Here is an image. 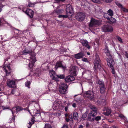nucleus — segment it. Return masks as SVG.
I'll return each mask as SVG.
<instances>
[{"label": "nucleus", "mask_w": 128, "mask_h": 128, "mask_svg": "<svg viewBox=\"0 0 128 128\" xmlns=\"http://www.w3.org/2000/svg\"><path fill=\"white\" fill-rule=\"evenodd\" d=\"M103 127V128H108L107 126L106 125H104Z\"/></svg>", "instance_id": "64"}, {"label": "nucleus", "mask_w": 128, "mask_h": 128, "mask_svg": "<svg viewBox=\"0 0 128 128\" xmlns=\"http://www.w3.org/2000/svg\"><path fill=\"white\" fill-rule=\"evenodd\" d=\"M76 18L77 20L80 21V13L79 12L76 14Z\"/></svg>", "instance_id": "32"}, {"label": "nucleus", "mask_w": 128, "mask_h": 128, "mask_svg": "<svg viewBox=\"0 0 128 128\" xmlns=\"http://www.w3.org/2000/svg\"><path fill=\"white\" fill-rule=\"evenodd\" d=\"M65 110L66 112L68 111V106H66L65 108Z\"/></svg>", "instance_id": "60"}, {"label": "nucleus", "mask_w": 128, "mask_h": 128, "mask_svg": "<svg viewBox=\"0 0 128 128\" xmlns=\"http://www.w3.org/2000/svg\"><path fill=\"white\" fill-rule=\"evenodd\" d=\"M36 3H32L31 2H29L28 4V6L30 7H33Z\"/></svg>", "instance_id": "37"}, {"label": "nucleus", "mask_w": 128, "mask_h": 128, "mask_svg": "<svg viewBox=\"0 0 128 128\" xmlns=\"http://www.w3.org/2000/svg\"><path fill=\"white\" fill-rule=\"evenodd\" d=\"M15 33L17 34H19V31L18 30L16 29H15L14 31Z\"/></svg>", "instance_id": "53"}, {"label": "nucleus", "mask_w": 128, "mask_h": 128, "mask_svg": "<svg viewBox=\"0 0 128 128\" xmlns=\"http://www.w3.org/2000/svg\"><path fill=\"white\" fill-rule=\"evenodd\" d=\"M108 14L105 13L104 14V17L106 18L108 20H109L110 18L108 17Z\"/></svg>", "instance_id": "39"}, {"label": "nucleus", "mask_w": 128, "mask_h": 128, "mask_svg": "<svg viewBox=\"0 0 128 128\" xmlns=\"http://www.w3.org/2000/svg\"><path fill=\"white\" fill-rule=\"evenodd\" d=\"M68 118L69 119V120H70V121H72L73 119H72V115H70L69 116V118Z\"/></svg>", "instance_id": "50"}, {"label": "nucleus", "mask_w": 128, "mask_h": 128, "mask_svg": "<svg viewBox=\"0 0 128 128\" xmlns=\"http://www.w3.org/2000/svg\"><path fill=\"white\" fill-rule=\"evenodd\" d=\"M64 76L63 74H58L56 75V77L58 79V78L61 79L64 78Z\"/></svg>", "instance_id": "33"}, {"label": "nucleus", "mask_w": 128, "mask_h": 128, "mask_svg": "<svg viewBox=\"0 0 128 128\" xmlns=\"http://www.w3.org/2000/svg\"><path fill=\"white\" fill-rule=\"evenodd\" d=\"M66 11L67 14H69L70 16H72L73 14V8L72 6L70 4H68L66 6Z\"/></svg>", "instance_id": "7"}, {"label": "nucleus", "mask_w": 128, "mask_h": 128, "mask_svg": "<svg viewBox=\"0 0 128 128\" xmlns=\"http://www.w3.org/2000/svg\"><path fill=\"white\" fill-rule=\"evenodd\" d=\"M119 116L122 120H124V122H126L127 121L126 118L123 114H120L119 115Z\"/></svg>", "instance_id": "24"}, {"label": "nucleus", "mask_w": 128, "mask_h": 128, "mask_svg": "<svg viewBox=\"0 0 128 128\" xmlns=\"http://www.w3.org/2000/svg\"><path fill=\"white\" fill-rule=\"evenodd\" d=\"M102 30L104 32H112L113 31V28L112 27L109 25L104 26L102 28Z\"/></svg>", "instance_id": "5"}, {"label": "nucleus", "mask_w": 128, "mask_h": 128, "mask_svg": "<svg viewBox=\"0 0 128 128\" xmlns=\"http://www.w3.org/2000/svg\"><path fill=\"white\" fill-rule=\"evenodd\" d=\"M4 70L6 74V76H8L11 72V69L9 64L5 65V62L4 63Z\"/></svg>", "instance_id": "8"}, {"label": "nucleus", "mask_w": 128, "mask_h": 128, "mask_svg": "<svg viewBox=\"0 0 128 128\" xmlns=\"http://www.w3.org/2000/svg\"><path fill=\"white\" fill-rule=\"evenodd\" d=\"M61 128H68V127L67 124H64Z\"/></svg>", "instance_id": "55"}, {"label": "nucleus", "mask_w": 128, "mask_h": 128, "mask_svg": "<svg viewBox=\"0 0 128 128\" xmlns=\"http://www.w3.org/2000/svg\"><path fill=\"white\" fill-rule=\"evenodd\" d=\"M74 100L76 102H79L80 100V96L78 95H75L74 96Z\"/></svg>", "instance_id": "23"}, {"label": "nucleus", "mask_w": 128, "mask_h": 128, "mask_svg": "<svg viewBox=\"0 0 128 128\" xmlns=\"http://www.w3.org/2000/svg\"><path fill=\"white\" fill-rule=\"evenodd\" d=\"M105 52L106 56L109 58H110L111 57L110 55V51L109 50L108 48H106L105 49Z\"/></svg>", "instance_id": "22"}, {"label": "nucleus", "mask_w": 128, "mask_h": 128, "mask_svg": "<svg viewBox=\"0 0 128 128\" xmlns=\"http://www.w3.org/2000/svg\"><path fill=\"white\" fill-rule=\"evenodd\" d=\"M86 16L84 13L80 12V21H82L84 19Z\"/></svg>", "instance_id": "27"}, {"label": "nucleus", "mask_w": 128, "mask_h": 128, "mask_svg": "<svg viewBox=\"0 0 128 128\" xmlns=\"http://www.w3.org/2000/svg\"><path fill=\"white\" fill-rule=\"evenodd\" d=\"M128 100H121L118 102H117L116 103V105L118 106H121L123 104L127 103L128 102Z\"/></svg>", "instance_id": "20"}, {"label": "nucleus", "mask_w": 128, "mask_h": 128, "mask_svg": "<svg viewBox=\"0 0 128 128\" xmlns=\"http://www.w3.org/2000/svg\"><path fill=\"white\" fill-rule=\"evenodd\" d=\"M34 118H36L37 117V116H38V117L39 118V119H40L41 118V117L40 116V113H35V114H34Z\"/></svg>", "instance_id": "30"}, {"label": "nucleus", "mask_w": 128, "mask_h": 128, "mask_svg": "<svg viewBox=\"0 0 128 128\" xmlns=\"http://www.w3.org/2000/svg\"><path fill=\"white\" fill-rule=\"evenodd\" d=\"M125 12H128V10L124 8H123V10Z\"/></svg>", "instance_id": "62"}, {"label": "nucleus", "mask_w": 128, "mask_h": 128, "mask_svg": "<svg viewBox=\"0 0 128 128\" xmlns=\"http://www.w3.org/2000/svg\"><path fill=\"white\" fill-rule=\"evenodd\" d=\"M84 97L88 98L90 99H92L94 97L93 92L90 91H88L84 93Z\"/></svg>", "instance_id": "9"}, {"label": "nucleus", "mask_w": 128, "mask_h": 128, "mask_svg": "<svg viewBox=\"0 0 128 128\" xmlns=\"http://www.w3.org/2000/svg\"><path fill=\"white\" fill-rule=\"evenodd\" d=\"M68 86L65 83L61 84L59 87V92L61 94H64L67 92Z\"/></svg>", "instance_id": "4"}, {"label": "nucleus", "mask_w": 128, "mask_h": 128, "mask_svg": "<svg viewBox=\"0 0 128 128\" xmlns=\"http://www.w3.org/2000/svg\"><path fill=\"white\" fill-rule=\"evenodd\" d=\"M44 128H52L50 125L48 124H45Z\"/></svg>", "instance_id": "42"}, {"label": "nucleus", "mask_w": 128, "mask_h": 128, "mask_svg": "<svg viewBox=\"0 0 128 128\" xmlns=\"http://www.w3.org/2000/svg\"><path fill=\"white\" fill-rule=\"evenodd\" d=\"M73 116L75 120H77L78 118V113L76 112H74L73 114Z\"/></svg>", "instance_id": "26"}, {"label": "nucleus", "mask_w": 128, "mask_h": 128, "mask_svg": "<svg viewBox=\"0 0 128 128\" xmlns=\"http://www.w3.org/2000/svg\"><path fill=\"white\" fill-rule=\"evenodd\" d=\"M80 42L82 43V45L85 46L88 49H90V47L88 44V42L86 40H80Z\"/></svg>", "instance_id": "13"}, {"label": "nucleus", "mask_w": 128, "mask_h": 128, "mask_svg": "<svg viewBox=\"0 0 128 128\" xmlns=\"http://www.w3.org/2000/svg\"><path fill=\"white\" fill-rule=\"evenodd\" d=\"M70 14H66V15H63V18H66L67 17H69L70 18V19H72V18H71V17L72 16H70Z\"/></svg>", "instance_id": "38"}, {"label": "nucleus", "mask_w": 128, "mask_h": 128, "mask_svg": "<svg viewBox=\"0 0 128 128\" xmlns=\"http://www.w3.org/2000/svg\"><path fill=\"white\" fill-rule=\"evenodd\" d=\"M100 91L101 93L102 94L104 93L106 89L105 86L104 85L102 86H100Z\"/></svg>", "instance_id": "25"}, {"label": "nucleus", "mask_w": 128, "mask_h": 128, "mask_svg": "<svg viewBox=\"0 0 128 128\" xmlns=\"http://www.w3.org/2000/svg\"><path fill=\"white\" fill-rule=\"evenodd\" d=\"M50 77L52 79L56 81H58V79L56 77L57 75L56 74V73L53 70H52L50 71Z\"/></svg>", "instance_id": "10"}, {"label": "nucleus", "mask_w": 128, "mask_h": 128, "mask_svg": "<svg viewBox=\"0 0 128 128\" xmlns=\"http://www.w3.org/2000/svg\"><path fill=\"white\" fill-rule=\"evenodd\" d=\"M16 112H19L20 110H22V108L19 106H18L17 107H16Z\"/></svg>", "instance_id": "45"}, {"label": "nucleus", "mask_w": 128, "mask_h": 128, "mask_svg": "<svg viewBox=\"0 0 128 128\" xmlns=\"http://www.w3.org/2000/svg\"><path fill=\"white\" fill-rule=\"evenodd\" d=\"M100 22L98 20H96L94 18H92L89 24V26L92 27L96 25H99L100 24Z\"/></svg>", "instance_id": "6"}, {"label": "nucleus", "mask_w": 128, "mask_h": 128, "mask_svg": "<svg viewBox=\"0 0 128 128\" xmlns=\"http://www.w3.org/2000/svg\"><path fill=\"white\" fill-rule=\"evenodd\" d=\"M77 68L76 66H74L72 67L70 71V74L74 76L76 75V70Z\"/></svg>", "instance_id": "12"}, {"label": "nucleus", "mask_w": 128, "mask_h": 128, "mask_svg": "<svg viewBox=\"0 0 128 128\" xmlns=\"http://www.w3.org/2000/svg\"><path fill=\"white\" fill-rule=\"evenodd\" d=\"M1 108H2L3 110H5L8 109V107L7 106H0Z\"/></svg>", "instance_id": "46"}, {"label": "nucleus", "mask_w": 128, "mask_h": 128, "mask_svg": "<svg viewBox=\"0 0 128 128\" xmlns=\"http://www.w3.org/2000/svg\"><path fill=\"white\" fill-rule=\"evenodd\" d=\"M74 79L75 78L73 76L69 75L65 78V80L66 82H68L73 81Z\"/></svg>", "instance_id": "18"}, {"label": "nucleus", "mask_w": 128, "mask_h": 128, "mask_svg": "<svg viewBox=\"0 0 128 128\" xmlns=\"http://www.w3.org/2000/svg\"><path fill=\"white\" fill-rule=\"evenodd\" d=\"M87 116V114L86 113H85L82 116V118L84 119Z\"/></svg>", "instance_id": "47"}, {"label": "nucleus", "mask_w": 128, "mask_h": 128, "mask_svg": "<svg viewBox=\"0 0 128 128\" xmlns=\"http://www.w3.org/2000/svg\"><path fill=\"white\" fill-rule=\"evenodd\" d=\"M107 12L108 15L112 17L114 13L113 11L111 9H109L108 10Z\"/></svg>", "instance_id": "28"}, {"label": "nucleus", "mask_w": 128, "mask_h": 128, "mask_svg": "<svg viewBox=\"0 0 128 128\" xmlns=\"http://www.w3.org/2000/svg\"><path fill=\"white\" fill-rule=\"evenodd\" d=\"M96 58L94 63V71H97L98 70H100L101 68L100 64V60L98 55L96 54Z\"/></svg>", "instance_id": "3"}, {"label": "nucleus", "mask_w": 128, "mask_h": 128, "mask_svg": "<svg viewBox=\"0 0 128 128\" xmlns=\"http://www.w3.org/2000/svg\"><path fill=\"white\" fill-rule=\"evenodd\" d=\"M101 104L103 106H105L106 104V102L105 100H103L101 102Z\"/></svg>", "instance_id": "40"}, {"label": "nucleus", "mask_w": 128, "mask_h": 128, "mask_svg": "<svg viewBox=\"0 0 128 128\" xmlns=\"http://www.w3.org/2000/svg\"><path fill=\"white\" fill-rule=\"evenodd\" d=\"M107 64L108 66L112 68V66H113L114 62L113 60L110 58H107L106 60Z\"/></svg>", "instance_id": "16"}, {"label": "nucleus", "mask_w": 128, "mask_h": 128, "mask_svg": "<svg viewBox=\"0 0 128 128\" xmlns=\"http://www.w3.org/2000/svg\"><path fill=\"white\" fill-rule=\"evenodd\" d=\"M34 123V120L33 119H32L31 122H30L29 123V124L30 125V126H31V125L32 124H33Z\"/></svg>", "instance_id": "49"}, {"label": "nucleus", "mask_w": 128, "mask_h": 128, "mask_svg": "<svg viewBox=\"0 0 128 128\" xmlns=\"http://www.w3.org/2000/svg\"><path fill=\"white\" fill-rule=\"evenodd\" d=\"M30 82L29 81H27L25 83V86L28 88H30Z\"/></svg>", "instance_id": "35"}, {"label": "nucleus", "mask_w": 128, "mask_h": 128, "mask_svg": "<svg viewBox=\"0 0 128 128\" xmlns=\"http://www.w3.org/2000/svg\"><path fill=\"white\" fill-rule=\"evenodd\" d=\"M3 7L2 5L0 4V12L2 11V8Z\"/></svg>", "instance_id": "59"}, {"label": "nucleus", "mask_w": 128, "mask_h": 128, "mask_svg": "<svg viewBox=\"0 0 128 128\" xmlns=\"http://www.w3.org/2000/svg\"><path fill=\"white\" fill-rule=\"evenodd\" d=\"M117 38L119 41L120 42H122V40L121 38L119 37V36H118Z\"/></svg>", "instance_id": "56"}, {"label": "nucleus", "mask_w": 128, "mask_h": 128, "mask_svg": "<svg viewBox=\"0 0 128 128\" xmlns=\"http://www.w3.org/2000/svg\"><path fill=\"white\" fill-rule=\"evenodd\" d=\"M2 89L0 88V96H1L4 95V93L2 92Z\"/></svg>", "instance_id": "48"}, {"label": "nucleus", "mask_w": 128, "mask_h": 128, "mask_svg": "<svg viewBox=\"0 0 128 128\" xmlns=\"http://www.w3.org/2000/svg\"><path fill=\"white\" fill-rule=\"evenodd\" d=\"M54 83L53 82L52 83V82H50L48 84V87L49 88H52V90H54L52 88H54L55 87L54 86Z\"/></svg>", "instance_id": "31"}, {"label": "nucleus", "mask_w": 128, "mask_h": 128, "mask_svg": "<svg viewBox=\"0 0 128 128\" xmlns=\"http://www.w3.org/2000/svg\"><path fill=\"white\" fill-rule=\"evenodd\" d=\"M111 68V69L112 70V74H115V71L114 70V68L113 66H112V68Z\"/></svg>", "instance_id": "54"}, {"label": "nucleus", "mask_w": 128, "mask_h": 128, "mask_svg": "<svg viewBox=\"0 0 128 128\" xmlns=\"http://www.w3.org/2000/svg\"><path fill=\"white\" fill-rule=\"evenodd\" d=\"M93 2L95 3H98L100 2V0H91Z\"/></svg>", "instance_id": "51"}, {"label": "nucleus", "mask_w": 128, "mask_h": 128, "mask_svg": "<svg viewBox=\"0 0 128 128\" xmlns=\"http://www.w3.org/2000/svg\"><path fill=\"white\" fill-rule=\"evenodd\" d=\"M104 111H105L103 114L106 116H108L110 115L112 112L110 109L108 108H104L103 110Z\"/></svg>", "instance_id": "14"}, {"label": "nucleus", "mask_w": 128, "mask_h": 128, "mask_svg": "<svg viewBox=\"0 0 128 128\" xmlns=\"http://www.w3.org/2000/svg\"><path fill=\"white\" fill-rule=\"evenodd\" d=\"M72 106L74 108L76 107V104L75 103H74L72 104Z\"/></svg>", "instance_id": "63"}, {"label": "nucleus", "mask_w": 128, "mask_h": 128, "mask_svg": "<svg viewBox=\"0 0 128 128\" xmlns=\"http://www.w3.org/2000/svg\"><path fill=\"white\" fill-rule=\"evenodd\" d=\"M75 58L76 59H78L80 58V53H79L78 54L74 55Z\"/></svg>", "instance_id": "36"}, {"label": "nucleus", "mask_w": 128, "mask_h": 128, "mask_svg": "<svg viewBox=\"0 0 128 128\" xmlns=\"http://www.w3.org/2000/svg\"><path fill=\"white\" fill-rule=\"evenodd\" d=\"M125 56L127 58H128V54L127 53V52H125Z\"/></svg>", "instance_id": "61"}, {"label": "nucleus", "mask_w": 128, "mask_h": 128, "mask_svg": "<svg viewBox=\"0 0 128 128\" xmlns=\"http://www.w3.org/2000/svg\"><path fill=\"white\" fill-rule=\"evenodd\" d=\"M25 13L30 18H32L34 14V12L31 9H27Z\"/></svg>", "instance_id": "17"}, {"label": "nucleus", "mask_w": 128, "mask_h": 128, "mask_svg": "<svg viewBox=\"0 0 128 128\" xmlns=\"http://www.w3.org/2000/svg\"><path fill=\"white\" fill-rule=\"evenodd\" d=\"M90 126V124L89 122H87L86 123V127H88Z\"/></svg>", "instance_id": "57"}, {"label": "nucleus", "mask_w": 128, "mask_h": 128, "mask_svg": "<svg viewBox=\"0 0 128 128\" xmlns=\"http://www.w3.org/2000/svg\"><path fill=\"white\" fill-rule=\"evenodd\" d=\"M61 105V102L60 101H56L53 104L52 108L54 110L58 108Z\"/></svg>", "instance_id": "15"}, {"label": "nucleus", "mask_w": 128, "mask_h": 128, "mask_svg": "<svg viewBox=\"0 0 128 128\" xmlns=\"http://www.w3.org/2000/svg\"><path fill=\"white\" fill-rule=\"evenodd\" d=\"M116 4L119 7L121 8H122V5L120 4V3H118V4Z\"/></svg>", "instance_id": "58"}, {"label": "nucleus", "mask_w": 128, "mask_h": 128, "mask_svg": "<svg viewBox=\"0 0 128 128\" xmlns=\"http://www.w3.org/2000/svg\"><path fill=\"white\" fill-rule=\"evenodd\" d=\"M85 56L84 53L82 52H80V58H83Z\"/></svg>", "instance_id": "52"}, {"label": "nucleus", "mask_w": 128, "mask_h": 128, "mask_svg": "<svg viewBox=\"0 0 128 128\" xmlns=\"http://www.w3.org/2000/svg\"><path fill=\"white\" fill-rule=\"evenodd\" d=\"M109 20H110V23H114L116 22V20L115 18L112 17L109 18Z\"/></svg>", "instance_id": "29"}, {"label": "nucleus", "mask_w": 128, "mask_h": 128, "mask_svg": "<svg viewBox=\"0 0 128 128\" xmlns=\"http://www.w3.org/2000/svg\"><path fill=\"white\" fill-rule=\"evenodd\" d=\"M14 119L15 118L14 116L12 115V118H10V121H9L10 122H14Z\"/></svg>", "instance_id": "41"}, {"label": "nucleus", "mask_w": 128, "mask_h": 128, "mask_svg": "<svg viewBox=\"0 0 128 128\" xmlns=\"http://www.w3.org/2000/svg\"><path fill=\"white\" fill-rule=\"evenodd\" d=\"M101 119V117L100 116H98L96 117H95L94 118V120H95L96 121H98Z\"/></svg>", "instance_id": "43"}, {"label": "nucleus", "mask_w": 128, "mask_h": 128, "mask_svg": "<svg viewBox=\"0 0 128 128\" xmlns=\"http://www.w3.org/2000/svg\"><path fill=\"white\" fill-rule=\"evenodd\" d=\"M82 61L84 62H88V60L86 58H82Z\"/></svg>", "instance_id": "44"}, {"label": "nucleus", "mask_w": 128, "mask_h": 128, "mask_svg": "<svg viewBox=\"0 0 128 128\" xmlns=\"http://www.w3.org/2000/svg\"><path fill=\"white\" fill-rule=\"evenodd\" d=\"M96 83L97 84H99V86H101L104 85V82L103 81L100 80L99 79H97L96 80Z\"/></svg>", "instance_id": "21"}, {"label": "nucleus", "mask_w": 128, "mask_h": 128, "mask_svg": "<svg viewBox=\"0 0 128 128\" xmlns=\"http://www.w3.org/2000/svg\"><path fill=\"white\" fill-rule=\"evenodd\" d=\"M22 53L23 54L25 55L30 53L31 56L30 60L26 59V61L28 64L29 67L30 69H31L33 67L34 63L36 61L35 53L32 52L31 50L28 48H26L22 52Z\"/></svg>", "instance_id": "1"}, {"label": "nucleus", "mask_w": 128, "mask_h": 128, "mask_svg": "<svg viewBox=\"0 0 128 128\" xmlns=\"http://www.w3.org/2000/svg\"><path fill=\"white\" fill-rule=\"evenodd\" d=\"M89 107L92 110L88 114V119L89 121L93 122L94 120L95 116L96 115L97 109L94 106L92 105H90Z\"/></svg>", "instance_id": "2"}, {"label": "nucleus", "mask_w": 128, "mask_h": 128, "mask_svg": "<svg viewBox=\"0 0 128 128\" xmlns=\"http://www.w3.org/2000/svg\"><path fill=\"white\" fill-rule=\"evenodd\" d=\"M16 109V107H14L12 109L11 111L12 114L13 115L15 112H17Z\"/></svg>", "instance_id": "34"}, {"label": "nucleus", "mask_w": 128, "mask_h": 128, "mask_svg": "<svg viewBox=\"0 0 128 128\" xmlns=\"http://www.w3.org/2000/svg\"><path fill=\"white\" fill-rule=\"evenodd\" d=\"M58 67H62L64 69H65L66 68L65 67L62 66L61 62L60 61L56 63V64L55 67V69L56 70Z\"/></svg>", "instance_id": "19"}, {"label": "nucleus", "mask_w": 128, "mask_h": 128, "mask_svg": "<svg viewBox=\"0 0 128 128\" xmlns=\"http://www.w3.org/2000/svg\"><path fill=\"white\" fill-rule=\"evenodd\" d=\"M6 84L10 88H14L15 87V82L14 81L8 79L6 82Z\"/></svg>", "instance_id": "11"}]
</instances>
